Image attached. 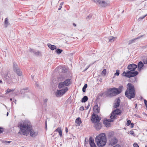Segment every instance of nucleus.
Listing matches in <instances>:
<instances>
[{"mask_svg": "<svg viewBox=\"0 0 147 147\" xmlns=\"http://www.w3.org/2000/svg\"><path fill=\"white\" fill-rule=\"evenodd\" d=\"M18 127L20 128L18 133L22 135L27 136L29 132L30 136L34 138L38 134L37 131L32 129L31 123L29 121H25L22 123L19 124Z\"/></svg>", "mask_w": 147, "mask_h": 147, "instance_id": "1", "label": "nucleus"}, {"mask_svg": "<svg viewBox=\"0 0 147 147\" xmlns=\"http://www.w3.org/2000/svg\"><path fill=\"white\" fill-rule=\"evenodd\" d=\"M95 141L98 147L104 146L107 143V138L105 133H102L97 136Z\"/></svg>", "mask_w": 147, "mask_h": 147, "instance_id": "2", "label": "nucleus"}, {"mask_svg": "<svg viewBox=\"0 0 147 147\" xmlns=\"http://www.w3.org/2000/svg\"><path fill=\"white\" fill-rule=\"evenodd\" d=\"M127 85L128 87L125 92V95L127 98L131 99L135 97L134 87L130 83H129Z\"/></svg>", "mask_w": 147, "mask_h": 147, "instance_id": "3", "label": "nucleus"}, {"mask_svg": "<svg viewBox=\"0 0 147 147\" xmlns=\"http://www.w3.org/2000/svg\"><path fill=\"white\" fill-rule=\"evenodd\" d=\"M121 113V111L118 109H116L115 110L113 111L111 113L110 116L111 119H108V121H109V123L113 122V120L112 119H115L117 116L120 115Z\"/></svg>", "mask_w": 147, "mask_h": 147, "instance_id": "4", "label": "nucleus"}, {"mask_svg": "<svg viewBox=\"0 0 147 147\" xmlns=\"http://www.w3.org/2000/svg\"><path fill=\"white\" fill-rule=\"evenodd\" d=\"M120 93V91H119L118 89L115 88H112L109 89L108 91L105 92V94L107 95V94H109L110 95H116Z\"/></svg>", "mask_w": 147, "mask_h": 147, "instance_id": "5", "label": "nucleus"}, {"mask_svg": "<svg viewBox=\"0 0 147 147\" xmlns=\"http://www.w3.org/2000/svg\"><path fill=\"white\" fill-rule=\"evenodd\" d=\"M13 71L18 76H20L22 75V72L21 71L17 64L15 62H13Z\"/></svg>", "mask_w": 147, "mask_h": 147, "instance_id": "6", "label": "nucleus"}, {"mask_svg": "<svg viewBox=\"0 0 147 147\" xmlns=\"http://www.w3.org/2000/svg\"><path fill=\"white\" fill-rule=\"evenodd\" d=\"M94 2L101 7H105L108 5L107 3L102 0H94Z\"/></svg>", "mask_w": 147, "mask_h": 147, "instance_id": "7", "label": "nucleus"}, {"mask_svg": "<svg viewBox=\"0 0 147 147\" xmlns=\"http://www.w3.org/2000/svg\"><path fill=\"white\" fill-rule=\"evenodd\" d=\"M91 121L93 123L99 122L101 119V118L95 113H93L91 116Z\"/></svg>", "mask_w": 147, "mask_h": 147, "instance_id": "8", "label": "nucleus"}, {"mask_svg": "<svg viewBox=\"0 0 147 147\" xmlns=\"http://www.w3.org/2000/svg\"><path fill=\"white\" fill-rule=\"evenodd\" d=\"M8 74V72H5L3 74V77L7 83L10 84L11 83L12 81L11 78L9 77Z\"/></svg>", "mask_w": 147, "mask_h": 147, "instance_id": "9", "label": "nucleus"}, {"mask_svg": "<svg viewBox=\"0 0 147 147\" xmlns=\"http://www.w3.org/2000/svg\"><path fill=\"white\" fill-rule=\"evenodd\" d=\"M68 90L67 87H65L63 89L57 90V96H61L63 95Z\"/></svg>", "mask_w": 147, "mask_h": 147, "instance_id": "10", "label": "nucleus"}, {"mask_svg": "<svg viewBox=\"0 0 147 147\" xmlns=\"http://www.w3.org/2000/svg\"><path fill=\"white\" fill-rule=\"evenodd\" d=\"M118 140L117 138L115 137H113L109 139V144L112 146L118 142Z\"/></svg>", "mask_w": 147, "mask_h": 147, "instance_id": "11", "label": "nucleus"}, {"mask_svg": "<svg viewBox=\"0 0 147 147\" xmlns=\"http://www.w3.org/2000/svg\"><path fill=\"white\" fill-rule=\"evenodd\" d=\"M137 67V65L134 63L129 64L128 67L127 69L130 71H135Z\"/></svg>", "mask_w": 147, "mask_h": 147, "instance_id": "12", "label": "nucleus"}, {"mask_svg": "<svg viewBox=\"0 0 147 147\" xmlns=\"http://www.w3.org/2000/svg\"><path fill=\"white\" fill-rule=\"evenodd\" d=\"M144 36V35H141V36H140L138 37L137 38H136L133 39H132V40H129L128 41V45H129L132 43L135 42H136V40H137L139 39L140 38Z\"/></svg>", "mask_w": 147, "mask_h": 147, "instance_id": "13", "label": "nucleus"}, {"mask_svg": "<svg viewBox=\"0 0 147 147\" xmlns=\"http://www.w3.org/2000/svg\"><path fill=\"white\" fill-rule=\"evenodd\" d=\"M94 127L97 130L100 129L102 127V124L99 122H96L95 123L94 125Z\"/></svg>", "mask_w": 147, "mask_h": 147, "instance_id": "14", "label": "nucleus"}, {"mask_svg": "<svg viewBox=\"0 0 147 147\" xmlns=\"http://www.w3.org/2000/svg\"><path fill=\"white\" fill-rule=\"evenodd\" d=\"M130 72H131V71H128L126 72H125V71H124L122 74V75L128 78H131V77L128 76H131V73Z\"/></svg>", "mask_w": 147, "mask_h": 147, "instance_id": "15", "label": "nucleus"}, {"mask_svg": "<svg viewBox=\"0 0 147 147\" xmlns=\"http://www.w3.org/2000/svg\"><path fill=\"white\" fill-rule=\"evenodd\" d=\"M94 112L96 113H98L100 112V108L98 105H96L94 106L93 108Z\"/></svg>", "mask_w": 147, "mask_h": 147, "instance_id": "16", "label": "nucleus"}, {"mask_svg": "<svg viewBox=\"0 0 147 147\" xmlns=\"http://www.w3.org/2000/svg\"><path fill=\"white\" fill-rule=\"evenodd\" d=\"M120 100L119 98H118L117 99V101L115 103L114 107L116 108L118 107L120 105Z\"/></svg>", "mask_w": 147, "mask_h": 147, "instance_id": "17", "label": "nucleus"}, {"mask_svg": "<svg viewBox=\"0 0 147 147\" xmlns=\"http://www.w3.org/2000/svg\"><path fill=\"white\" fill-rule=\"evenodd\" d=\"M63 82L65 86H68L71 83V80L69 79H67L64 81Z\"/></svg>", "mask_w": 147, "mask_h": 147, "instance_id": "18", "label": "nucleus"}, {"mask_svg": "<svg viewBox=\"0 0 147 147\" xmlns=\"http://www.w3.org/2000/svg\"><path fill=\"white\" fill-rule=\"evenodd\" d=\"M144 66V64L141 61H140L138 64V68L139 71Z\"/></svg>", "mask_w": 147, "mask_h": 147, "instance_id": "19", "label": "nucleus"}, {"mask_svg": "<svg viewBox=\"0 0 147 147\" xmlns=\"http://www.w3.org/2000/svg\"><path fill=\"white\" fill-rule=\"evenodd\" d=\"M75 122L77 124L76 126H80L81 123H82V121L81 120L80 118L78 117L76 119Z\"/></svg>", "mask_w": 147, "mask_h": 147, "instance_id": "20", "label": "nucleus"}, {"mask_svg": "<svg viewBox=\"0 0 147 147\" xmlns=\"http://www.w3.org/2000/svg\"><path fill=\"white\" fill-rule=\"evenodd\" d=\"M103 123L106 127H109L110 125V123H109V121H108V119L105 120L103 121Z\"/></svg>", "mask_w": 147, "mask_h": 147, "instance_id": "21", "label": "nucleus"}, {"mask_svg": "<svg viewBox=\"0 0 147 147\" xmlns=\"http://www.w3.org/2000/svg\"><path fill=\"white\" fill-rule=\"evenodd\" d=\"M131 76H129L130 77H134V76H136L138 74V72L137 71H131Z\"/></svg>", "mask_w": 147, "mask_h": 147, "instance_id": "22", "label": "nucleus"}, {"mask_svg": "<svg viewBox=\"0 0 147 147\" xmlns=\"http://www.w3.org/2000/svg\"><path fill=\"white\" fill-rule=\"evenodd\" d=\"M47 45L52 50H53L56 49V46L54 45H52L51 44H48Z\"/></svg>", "mask_w": 147, "mask_h": 147, "instance_id": "23", "label": "nucleus"}, {"mask_svg": "<svg viewBox=\"0 0 147 147\" xmlns=\"http://www.w3.org/2000/svg\"><path fill=\"white\" fill-rule=\"evenodd\" d=\"M56 131L59 132L60 136L61 137L62 136V132L61 130V129L60 127H58L56 129Z\"/></svg>", "mask_w": 147, "mask_h": 147, "instance_id": "24", "label": "nucleus"}, {"mask_svg": "<svg viewBox=\"0 0 147 147\" xmlns=\"http://www.w3.org/2000/svg\"><path fill=\"white\" fill-rule=\"evenodd\" d=\"M63 82L59 83L58 86L59 89H61V88L66 86H65V84Z\"/></svg>", "mask_w": 147, "mask_h": 147, "instance_id": "25", "label": "nucleus"}, {"mask_svg": "<svg viewBox=\"0 0 147 147\" xmlns=\"http://www.w3.org/2000/svg\"><path fill=\"white\" fill-rule=\"evenodd\" d=\"M88 100V97L87 96H84L82 98L81 101L82 102H85Z\"/></svg>", "mask_w": 147, "mask_h": 147, "instance_id": "26", "label": "nucleus"}, {"mask_svg": "<svg viewBox=\"0 0 147 147\" xmlns=\"http://www.w3.org/2000/svg\"><path fill=\"white\" fill-rule=\"evenodd\" d=\"M116 37H114L113 36H110L109 38V41L110 42H112L114 41V40L116 39Z\"/></svg>", "mask_w": 147, "mask_h": 147, "instance_id": "27", "label": "nucleus"}, {"mask_svg": "<svg viewBox=\"0 0 147 147\" xmlns=\"http://www.w3.org/2000/svg\"><path fill=\"white\" fill-rule=\"evenodd\" d=\"M8 19L7 18H6L5 19V20L4 21V24L5 25V27H7L8 26V25H9V24L8 21Z\"/></svg>", "mask_w": 147, "mask_h": 147, "instance_id": "28", "label": "nucleus"}, {"mask_svg": "<svg viewBox=\"0 0 147 147\" xmlns=\"http://www.w3.org/2000/svg\"><path fill=\"white\" fill-rule=\"evenodd\" d=\"M87 86L88 85L87 84H84V86L82 88V91L83 92H86V89L87 87Z\"/></svg>", "mask_w": 147, "mask_h": 147, "instance_id": "29", "label": "nucleus"}, {"mask_svg": "<svg viewBox=\"0 0 147 147\" xmlns=\"http://www.w3.org/2000/svg\"><path fill=\"white\" fill-rule=\"evenodd\" d=\"M63 51V50L60 49H57L56 50V52L58 54H61Z\"/></svg>", "mask_w": 147, "mask_h": 147, "instance_id": "30", "label": "nucleus"}, {"mask_svg": "<svg viewBox=\"0 0 147 147\" xmlns=\"http://www.w3.org/2000/svg\"><path fill=\"white\" fill-rule=\"evenodd\" d=\"M113 134L112 132H109L108 135V136L109 138H111L113 137Z\"/></svg>", "mask_w": 147, "mask_h": 147, "instance_id": "31", "label": "nucleus"}, {"mask_svg": "<svg viewBox=\"0 0 147 147\" xmlns=\"http://www.w3.org/2000/svg\"><path fill=\"white\" fill-rule=\"evenodd\" d=\"M106 74V69H104L102 71L101 74L102 75L105 76Z\"/></svg>", "mask_w": 147, "mask_h": 147, "instance_id": "32", "label": "nucleus"}, {"mask_svg": "<svg viewBox=\"0 0 147 147\" xmlns=\"http://www.w3.org/2000/svg\"><path fill=\"white\" fill-rule=\"evenodd\" d=\"M105 93H100L99 94V96H100L101 97H103V98H105V95H106L107 96L108 94H107V95H105Z\"/></svg>", "mask_w": 147, "mask_h": 147, "instance_id": "33", "label": "nucleus"}, {"mask_svg": "<svg viewBox=\"0 0 147 147\" xmlns=\"http://www.w3.org/2000/svg\"><path fill=\"white\" fill-rule=\"evenodd\" d=\"M94 143V140L93 139H92L91 137H90L89 139V144H92Z\"/></svg>", "mask_w": 147, "mask_h": 147, "instance_id": "34", "label": "nucleus"}, {"mask_svg": "<svg viewBox=\"0 0 147 147\" xmlns=\"http://www.w3.org/2000/svg\"><path fill=\"white\" fill-rule=\"evenodd\" d=\"M147 16V14L142 17H140L138 19V21H140L141 20H142L145 18Z\"/></svg>", "mask_w": 147, "mask_h": 147, "instance_id": "35", "label": "nucleus"}, {"mask_svg": "<svg viewBox=\"0 0 147 147\" xmlns=\"http://www.w3.org/2000/svg\"><path fill=\"white\" fill-rule=\"evenodd\" d=\"M34 54L35 55L37 56L38 55H41V53L39 51H37L36 52L35 51V53H34Z\"/></svg>", "mask_w": 147, "mask_h": 147, "instance_id": "36", "label": "nucleus"}, {"mask_svg": "<svg viewBox=\"0 0 147 147\" xmlns=\"http://www.w3.org/2000/svg\"><path fill=\"white\" fill-rule=\"evenodd\" d=\"M119 74V71L118 70H117L116 71V73L114 75L115 76H118Z\"/></svg>", "mask_w": 147, "mask_h": 147, "instance_id": "37", "label": "nucleus"}, {"mask_svg": "<svg viewBox=\"0 0 147 147\" xmlns=\"http://www.w3.org/2000/svg\"><path fill=\"white\" fill-rule=\"evenodd\" d=\"M123 86H120L119 87V88H118L119 90V91H120V93H121V92L122 90V89H123Z\"/></svg>", "mask_w": 147, "mask_h": 147, "instance_id": "38", "label": "nucleus"}, {"mask_svg": "<svg viewBox=\"0 0 147 147\" xmlns=\"http://www.w3.org/2000/svg\"><path fill=\"white\" fill-rule=\"evenodd\" d=\"M28 90V88H23V89H22L21 90V93L22 94V93H23V91H25V90Z\"/></svg>", "mask_w": 147, "mask_h": 147, "instance_id": "39", "label": "nucleus"}, {"mask_svg": "<svg viewBox=\"0 0 147 147\" xmlns=\"http://www.w3.org/2000/svg\"><path fill=\"white\" fill-rule=\"evenodd\" d=\"M92 18V16L91 15H89L86 18V19L88 20Z\"/></svg>", "mask_w": 147, "mask_h": 147, "instance_id": "40", "label": "nucleus"}, {"mask_svg": "<svg viewBox=\"0 0 147 147\" xmlns=\"http://www.w3.org/2000/svg\"><path fill=\"white\" fill-rule=\"evenodd\" d=\"M131 121L130 120H128L127 121V126H129L131 124Z\"/></svg>", "mask_w": 147, "mask_h": 147, "instance_id": "41", "label": "nucleus"}, {"mask_svg": "<svg viewBox=\"0 0 147 147\" xmlns=\"http://www.w3.org/2000/svg\"><path fill=\"white\" fill-rule=\"evenodd\" d=\"M4 131V129L3 128L1 127H0V134H1Z\"/></svg>", "mask_w": 147, "mask_h": 147, "instance_id": "42", "label": "nucleus"}, {"mask_svg": "<svg viewBox=\"0 0 147 147\" xmlns=\"http://www.w3.org/2000/svg\"><path fill=\"white\" fill-rule=\"evenodd\" d=\"M91 147H96L94 143L90 144Z\"/></svg>", "mask_w": 147, "mask_h": 147, "instance_id": "43", "label": "nucleus"}, {"mask_svg": "<svg viewBox=\"0 0 147 147\" xmlns=\"http://www.w3.org/2000/svg\"><path fill=\"white\" fill-rule=\"evenodd\" d=\"M11 92L10 89L8 88L6 90V94H7Z\"/></svg>", "mask_w": 147, "mask_h": 147, "instance_id": "44", "label": "nucleus"}, {"mask_svg": "<svg viewBox=\"0 0 147 147\" xmlns=\"http://www.w3.org/2000/svg\"><path fill=\"white\" fill-rule=\"evenodd\" d=\"M133 146L134 147H139L138 144L136 143H134Z\"/></svg>", "mask_w": 147, "mask_h": 147, "instance_id": "45", "label": "nucleus"}, {"mask_svg": "<svg viewBox=\"0 0 147 147\" xmlns=\"http://www.w3.org/2000/svg\"><path fill=\"white\" fill-rule=\"evenodd\" d=\"M143 62L144 64H147V58L146 59H144Z\"/></svg>", "mask_w": 147, "mask_h": 147, "instance_id": "46", "label": "nucleus"}, {"mask_svg": "<svg viewBox=\"0 0 147 147\" xmlns=\"http://www.w3.org/2000/svg\"><path fill=\"white\" fill-rule=\"evenodd\" d=\"M30 51L31 52L33 53H35V50L34 49H30Z\"/></svg>", "mask_w": 147, "mask_h": 147, "instance_id": "47", "label": "nucleus"}, {"mask_svg": "<svg viewBox=\"0 0 147 147\" xmlns=\"http://www.w3.org/2000/svg\"><path fill=\"white\" fill-rule=\"evenodd\" d=\"M3 143H10V142H11V141H3Z\"/></svg>", "mask_w": 147, "mask_h": 147, "instance_id": "48", "label": "nucleus"}, {"mask_svg": "<svg viewBox=\"0 0 147 147\" xmlns=\"http://www.w3.org/2000/svg\"><path fill=\"white\" fill-rule=\"evenodd\" d=\"M144 102L146 106V107L147 109V100H146L144 99Z\"/></svg>", "mask_w": 147, "mask_h": 147, "instance_id": "49", "label": "nucleus"}, {"mask_svg": "<svg viewBox=\"0 0 147 147\" xmlns=\"http://www.w3.org/2000/svg\"><path fill=\"white\" fill-rule=\"evenodd\" d=\"M84 110V107L82 106V107H80V111H83Z\"/></svg>", "mask_w": 147, "mask_h": 147, "instance_id": "50", "label": "nucleus"}, {"mask_svg": "<svg viewBox=\"0 0 147 147\" xmlns=\"http://www.w3.org/2000/svg\"><path fill=\"white\" fill-rule=\"evenodd\" d=\"M129 133L131 135H133L134 134V132L133 130H131L129 131Z\"/></svg>", "mask_w": 147, "mask_h": 147, "instance_id": "51", "label": "nucleus"}, {"mask_svg": "<svg viewBox=\"0 0 147 147\" xmlns=\"http://www.w3.org/2000/svg\"><path fill=\"white\" fill-rule=\"evenodd\" d=\"M47 100H48V99H46V98L44 99V103L45 104L46 103V102H47Z\"/></svg>", "mask_w": 147, "mask_h": 147, "instance_id": "52", "label": "nucleus"}, {"mask_svg": "<svg viewBox=\"0 0 147 147\" xmlns=\"http://www.w3.org/2000/svg\"><path fill=\"white\" fill-rule=\"evenodd\" d=\"M90 66V65L89 66H88L83 71H85L86 70L88 69V68H89V67Z\"/></svg>", "mask_w": 147, "mask_h": 147, "instance_id": "53", "label": "nucleus"}, {"mask_svg": "<svg viewBox=\"0 0 147 147\" xmlns=\"http://www.w3.org/2000/svg\"><path fill=\"white\" fill-rule=\"evenodd\" d=\"M90 105V103L88 104V105L86 107V109H88L89 108Z\"/></svg>", "mask_w": 147, "mask_h": 147, "instance_id": "54", "label": "nucleus"}, {"mask_svg": "<svg viewBox=\"0 0 147 147\" xmlns=\"http://www.w3.org/2000/svg\"><path fill=\"white\" fill-rule=\"evenodd\" d=\"M134 126V124L133 123L131 124V128H133Z\"/></svg>", "mask_w": 147, "mask_h": 147, "instance_id": "55", "label": "nucleus"}, {"mask_svg": "<svg viewBox=\"0 0 147 147\" xmlns=\"http://www.w3.org/2000/svg\"><path fill=\"white\" fill-rule=\"evenodd\" d=\"M65 132L66 133L68 132V129L67 127H65Z\"/></svg>", "mask_w": 147, "mask_h": 147, "instance_id": "56", "label": "nucleus"}, {"mask_svg": "<svg viewBox=\"0 0 147 147\" xmlns=\"http://www.w3.org/2000/svg\"><path fill=\"white\" fill-rule=\"evenodd\" d=\"M13 102H14L15 103V104H16V99H14V98L13 99Z\"/></svg>", "mask_w": 147, "mask_h": 147, "instance_id": "57", "label": "nucleus"}, {"mask_svg": "<svg viewBox=\"0 0 147 147\" xmlns=\"http://www.w3.org/2000/svg\"><path fill=\"white\" fill-rule=\"evenodd\" d=\"M11 92H13L15 90V89H10Z\"/></svg>", "mask_w": 147, "mask_h": 147, "instance_id": "58", "label": "nucleus"}, {"mask_svg": "<svg viewBox=\"0 0 147 147\" xmlns=\"http://www.w3.org/2000/svg\"><path fill=\"white\" fill-rule=\"evenodd\" d=\"M45 128H47V121H45Z\"/></svg>", "mask_w": 147, "mask_h": 147, "instance_id": "59", "label": "nucleus"}, {"mask_svg": "<svg viewBox=\"0 0 147 147\" xmlns=\"http://www.w3.org/2000/svg\"><path fill=\"white\" fill-rule=\"evenodd\" d=\"M62 7L61 6H60V7H59L58 8V10H60Z\"/></svg>", "mask_w": 147, "mask_h": 147, "instance_id": "60", "label": "nucleus"}, {"mask_svg": "<svg viewBox=\"0 0 147 147\" xmlns=\"http://www.w3.org/2000/svg\"><path fill=\"white\" fill-rule=\"evenodd\" d=\"M73 25L74 26H76V24L75 23H73Z\"/></svg>", "mask_w": 147, "mask_h": 147, "instance_id": "61", "label": "nucleus"}, {"mask_svg": "<svg viewBox=\"0 0 147 147\" xmlns=\"http://www.w3.org/2000/svg\"><path fill=\"white\" fill-rule=\"evenodd\" d=\"M63 2H61V3H60V5H61V6L63 5Z\"/></svg>", "mask_w": 147, "mask_h": 147, "instance_id": "62", "label": "nucleus"}, {"mask_svg": "<svg viewBox=\"0 0 147 147\" xmlns=\"http://www.w3.org/2000/svg\"><path fill=\"white\" fill-rule=\"evenodd\" d=\"M135 108H136V109H137V104H135Z\"/></svg>", "mask_w": 147, "mask_h": 147, "instance_id": "63", "label": "nucleus"}, {"mask_svg": "<svg viewBox=\"0 0 147 147\" xmlns=\"http://www.w3.org/2000/svg\"><path fill=\"white\" fill-rule=\"evenodd\" d=\"M2 83V81L1 80H0V83Z\"/></svg>", "mask_w": 147, "mask_h": 147, "instance_id": "64", "label": "nucleus"}]
</instances>
